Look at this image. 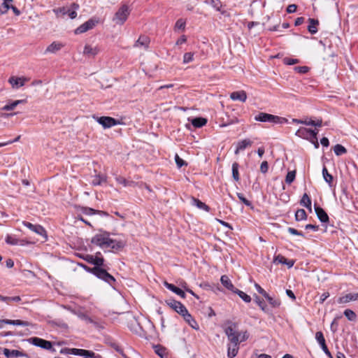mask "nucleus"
<instances>
[{"label": "nucleus", "instance_id": "8", "mask_svg": "<svg viewBox=\"0 0 358 358\" xmlns=\"http://www.w3.org/2000/svg\"><path fill=\"white\" fill-rule=\"evenodd\" d=\"M98 21L94 19H90L80 26H79L76 30L75 34H80L85 33L88 30H90L93 29L95 25L97 24Z\"/></svg>", "mask_w": 358, "mask_h": 358}, {"label": "nucleus", "instance_id": "19", "mask_svg": "<svg viewBox=\"0 0 358 358\" xmlns=\"http://www.w3.org/2000/svg\"><path fill=\"white\" fill-rule=\"evenodd\" d=\"M164 285L167 288L169 289V290L172 291L173 292H174L175 294H178V296H180L181 298L182 299H185L186 297V294L185 293V292L183 290H182L181 289L176 287L173 284H171V283H169L167 282L166 281H165L164 282Z\"/></svg>", "mask_w": 358, "mask_h": 358}, {"label": "nucleus", "instance_id": "39", "mask_svg": "<svg viewBox=\"0 0 358 358\" xmlns=\"http://www.w3.org/2000/svg\"><path fill=\"white\" fill-rule=\"evenodd\" d=\"M106 178L102 175H96L92 181V184L94 186L100 185L102 182H106Z\"/></svg>", "mask_w": 358, "mask_h": 358}, {"label": "nucleus", "instance_id": "32", "mask_svg": "<svg viewBox=\"0 0 358 358\" xmlns=\"http://www.w3.org/2000/svg\"><path fill=\"white\" fill-rule=\"evenodd\" d=\"M192 124L196 128L202 127L207 123V120L203 117H195L191 120Z\"/></svg>", "mask_w": 358, "mask_h": 358}, {"label": "nucleus", "instance_id": "13", "mask_svg": "<svg viewBox=\"0 0 358 358\" xmlns=\"http://www.w3.org/2000/svg\"><path fill=\"white\" fill-rule=\"evenodd\" d=\"M22 224L38 235H41V236L45 235V229L39 224H33L27 221H23Z\"/></svg>", "mask_w": 358, "mask_h": 358}, {"label": "nucleus", "instance_id": "29", "mask_svg": "<svg viewBox=\"0 0 358 358\" xmlns=\"http://www.w3.org/2000/svg\"><path fill=\"white\" fill-rule=\"evenodd\" d=\"M300 205L302 206L306 207L307 209L309 210L310 212L312 211L311 208V199L308 195V194L304 193L302 196V198L300 201Z\"/></svg>", "mask_w": 358, "mask_h": 358}, {"label": "nucleus", "instance_id": "53", "mask_svg": "<svg viewBox=\"0 0 358 358\" xmlns=\"http://www.w3.org/2000/svg\"><path fill=\"white\" fill-rule=\"evenodd\" d=\"M249 338V334L247 331L239 332V344L245 341Z\"/></svg>", "mask_w": 358, "mask_h": 358}, {"label": "nucleus", "instance_id": "41", "mask_svg": "<svg viewBox=\"0 0 358 358\" xmlns=\"http://www.w3.org/2000/svg\"><path fill=\"white\" fill-rule=\"evenodd\" d=\"M233 292L237 294L245 302H250L251 297L245 292H243V291H241L238 289H235V290H233Z\"/></svg>", "mask_w": 358, "mask_h": 358}, {"label": "nucleus", "instance_id": "9", "mask_svg": "<svg viewBox=\"0 0 358 358\" xmlns=\"http://www.w3.org/2000/svg\"><path fill=\"white\" fill-rule=\"evenodd\" d=\"M29 341L30 343L45 350H50L52 347L50 341H45L38 337L30 338Z\"/></svg>", "mask_w": 358, "mask_h": 358}, {"label": "nucleus", "instance_id": "33", "mask_svg": "<svg viewBox=\"0 0 358 358\" xmlns=\"http://www.w3.org/2000/svg\"><path fill=\"white\" fill-rule=\"evenodd\" d=\"M221 282L222 284L226 287L228 289L231 290L233 292V290H235V288L231 281V280L229 278V277L227 275H222L221 277Z\"/></svg>", "mask_w": 358, "mask_h": 358}, {"label": "nucleus", "instance_id": "35", "mask_svg": "<svg viewBox=\"0 0 358 358\" xmlns=\"http://www.w3.org/2000/svg\"><path fill=\"white\" fill-rule=\"evenodd\" d=\"M149 38L145 36H141L136 41L134 46L139 47L143 46L144 48H148L149 44Z\"/></svg>", "mask_w": 358, "mask_h": 358}, {"label": "nucleus", "instance_id": "18", "mask_svg": "<svg viewBox=\"0 0 358 358\" xmlns=\"http://www.w3.org/2000/svg\"><path fill=\"white\" fill-rule=\"evenodd\" d=\"M230 98L234 101L245 102L247 99V94L245 91H236L231 93Z\"/></svg>", "mask_w": 358, "mask_h": 358}, {"label": "nucleus", "instance_id": "1", "mask_svg": "<svg viewBox=\"0 0 358 358\" xmlns=\"http://www.w3.org/2000/svg\"><path fill=\"white\" fill-rule=\"evenodd\" d=\"M91 243L102 249L120 250L124 246L123 241L110 238L109 233L106 231L94 235L92 238Z\"/></svg>", "mask_w": 358, "mask_h": 358}, {"label": "nucleus", "instance_id": "30", "mask_svg": "<svg viewBox=\"0 0 358 358\" xmlns=\"http://www.w3.org/2000/svg\"><path fill=\"white\" fill-rule=\"evenodd\" d=\"M82 212L84 214L87 215H95V214H98L100 215H108L107 213H106L104 211L96 210L93 208H88V207L82 208Z\"/></svg>", "mask_w": 358, "mask_h": 358}, {"label": "nucleus", "instance_id": "17", "mask_svg": "<svg viewBox=\"0 0 358 358\" xmlns=\"http://www.w3.org/2000/svg\"><path fill=\"white\" fill-rule=\"evenodd\" d=\"M26 80L27 79L24 78L12 76L9 78L8 82L13 88L17 89L20 87H22L24 85Z\"/></svg>", "mask_w": 358, "mask_h": 358}, {"label": "nucleus", "instance_id": "49", "mask_svg": "<svg viewBox=\"0 0 358 358\" xmlns=\"http://www.w3.org/2000/svg\"><path fill=\"white\" fill-rule=\"evenodd\" d=\"M344 315L350 320L354 321L355 320L357 316L354 311L350 309H346L344 311Z\"/></svg>", "mask_w": 358, "mask_h": 358}, {"label": "nucleus", "instance_id": "7", "mask_svg": "<svg viewBox=\"0 0 358 358\" xmlns=\"http://www.w3.org/2000/svg\"><path fill=\"white\" fill-rule=\"evenodd\" d=\"M166 303L170 308L180 315H183L184 313H186V310H187L182 303L174 299L167 300Z\"/></svg>", "mask_w": 358, "mask_h": 358}, {"label": "nucleus", "instance_id": "51", "mask_svg": "<svg viewBox=\"0 0 358 358\" xmlns=\"http://www.w3.org/2000/svg\"><path fill=\"white\" fill-rule=\"evenodd\" d=\"M186 22L182 19H179L177 20L175 24V29H182L184 30L185 28Z\"/></svg>", "mask_w": 358, "mask_h": 358}, {"label": "nucleus", "instance_id": "63", "mask_svg": "<svg viewBox=\"0 0 358 358\" xmlns=\"http://www.w3.org/2000/svg\"><path fill=\"white\" fill-rule=\"evenodd\" d=\"M297 6L295 4H290L287 8V12L288 13H293L296 10Z\"/></svg>", "mask_w": 358, "mask_h": 358}, {"label": "nucleus", "instance_id": "43", "mask_svg": "<svg viewBox=\"0 0 358 358\" xmlns=\"http://www.w3.org/2000/svg\"><path fill=\"white\" fill-rule=\"evenodd\" d=\"M322 175L324 180L329 184L331 185L333 181V176L329 173L327 169L324 166L322 169Z\"/></svg>", "mask_w": 358, "mask_h": 358}, {"label": "nucleus", "instance_id": "40", "mask_svg": "<svg viewBox=\"0 0 358 358\" xmlns=\"http://www.w3.org/2000/svg\"><path fill=\"white\" fill-rule=\"evenodd\" d=\"M192 203L194 205L196 206L199 208L204 210L207 212L209 211V209H210L209 207L206 203L201 201L200 200L193 198Z\"/></svg>", "mask_w": 358, "mask_h": 358}, {"label": "nucleus", "instance_id": "16", "mask_svg": "<svg viewBox=\"0 0 358 358\" xmlns=\"http://www.w3.org/2000/svg\"><path fill=\"white\" fill-rule=\"evenodd\" d=\"M354 301H358V293H348L338 299V303H347Z\"/></svg>", "mask_w": 358, "mask_h": 358}, {"label": "nucleus", "instance_id": "58", "mask_svg": "<svg viewBox=\"0 0 358 358\" xmlns=\"http://www.w3.org/2000/svg\"><path fill=\"white\" fill-rule=\"evenodd\" d=\"M294 70L299 73H306L308 71L309 68L308 66H296Z\"/></svg>", "mask_w": 358, "mask_h": 358}, {"label": "nucleus", "instance_id": "54", "mask_svg": "<svg viewBox=\"0 0 358 358\" xmlns=\"http://www.w3.org/2000/svg\"><path fill=\"white\" fill-rule=\"evenodd\" d=\"M175 161L178 168H181L182 166L187 165L185 162L182 159H181L178 154H176L175 155Z\"/></svg>", "mask_w": 358, "mask_h": 358}, {"label": "nucleus", "instance_id": "14", "mask_svg": "<svg viewBox=\"0 0 358 358\" xmlns=\"http://www.w3.org/2000/svg\"><path fill=\"white\" fill-rule=\"evenodd\" d=\"M98 255H101V252H97L96 256L88 255L86 256L85 259L90 264L95 265V266H101L103 264L104 259L102 257H99Z\"/></svg>", "mask_w": 358, "mask_h": 358}, {"label": "nucleus", "instance_id": "45", "mask_svg": "<svg viewBox=\"0 0 358 358\" xmlns=\"http://www.w3.org/2000/svg\"><path fill=\"white\" fill-rule=\"evenodd\" d=\"M12 1H13V0H3L2 6L4 8V10H2V9H0V14L3 15L7 13V11L10 9V6H12L10 4V3Z\"/></svg>", "mask_w": 358, "mask_h": 358}, {"label": "nucleus", "instance_id": "60", "mask_svg": "<svg viewBox=\"0 0 358 358\" xmlns=\"http://www.w3.org/2000/svg\"><path fill=\"white\" fill-rule=\"evenodd\" d=\"M268 169V164L266 161H264L262 162L260 165V171L263 173H266Z\"/></svg>", "mask_w": 358, "mask_h": 358}, {"label": "nucleus", "instance_id": "11", "mask_svg": "<svg viewBox=\"0 0 358 358\" xmlns=\"http://www.w3.org/2000/svg\"><path fill=\"white\" fill-rule=\"evenodd\" d=\"M279 119L280 118L278 116H275L265 113H259L255 117V120L256 121H259L262 122H278Z\"/></svg>", "mask_w": 358, "mask_h": 358}, {"label": "nucleus", "instance_id": "57", "mask_svg": "<svg viewBox=\"0 0 358 358\" xmlns=\"http://www.w3.org/2000/svg\"><path fill=\"white\" fill-rule=\"evenodd\" d=\"M283 62L287 65H293V64L299 63V60L297 59H291V58H287V57H285L283 59Z\"/></svg>", "mask_w": 358, "mask_h": 358}, {"label": "nucleus", "instance_id": "36", "mask_svg": "<svg viewBox=\"0 0 358 358\" xmlns=\"http://www.w3.org/2000/svg\"><path fill=\"white\" fill-rule=\"evenodd\" d=\"M238 167H239V165L237 162H234L232 164V167H231L232 177H233L234 180L236 182H238L240 180Z\"/></svg>", "mask_w": 358, "mask_h": 358}, {"label": "nucleus", "instance_id": "38", "mask_svg": "<svg viewBox=\"0 0 358 358\" xmlns=\"http://www.w3.org/2000/svg\"><path fill=\"white\" fill-rule=\"evenodd\" d=\"M25 101L24 100H16L13 102H12L11 103H9V104H6L5 105L3 108H2V110H13L17 105H19L20 103H24Z\"/></svg>", "mask_w": 358, "mask_h": 358}, {"label": "nucleus", "instance_id": "25", "mask_svg": "<svg viewBox=\"0 0 358 358\" xmlns=\"http://www.w3.org/2000/svg\"><path fill=\"white\" fill-rule=\"evenodd\" d=\"M3 355L7 358L20 357L24 356V354L22 352H20L17 350H9L7 348H5L3 350Z\"/></svg>", "mask_w": 358, "mask_h": 358}, {"label": "nucleus", "instance_id": "2", "mask_svg": "<svg viewBox=\"0 0 358 358\" xmlns=\"http://www.w3.org/2000/svg\"><path fill=\"white\" fill-rule=\"evenodd\" d=\"M227 338L229 341L227 356L229 358H234L237 355L239 350V331L227 336Z\"/></svg>", "mask_w": 358, "mask_h": 358}, {"label": "nucleus", "instance_id": "48", "mask_svg": "<svg viewBox=\"0 0 358 358\" xmlns=\"http://www.w3.org/2000/svg\"><path fill=\"white\" fill-rule=\"evenodd\" d=\"M296 171H289L285 178V182L287 184H291L295 179Z\"/></svg>", "mask_w": 358, "mask_h": 358}, {"label": "nucleus", "instance_id": "26", "mask_svg": "<svg viewBox=\"0 0 358 358\" xmlns=\"http://www.w3.org/2000/svg\"><path fill=\"white\" fill-rule=\"evenodd\" d=\"M252 143L250 139H244L238 143L235 154L237 155L241 150H245L247 147L250 146Z\"/></svg>", "mask_w": 358, "mask_h": 358}, {"label": "nucleus", "instance_id": "64", "mask_svg": "<svg viewBox=\"0 0 358 358\" xmlns=\"http://www.w3.org/2000/svg\"><path fill=\"white\" fill-rule=\"evenodd\" d=\"M322 350L328 356L329 358H333V356L331 355L330 351L329 350L327 345L321 346Z\"/></svg>", "mask_w": 358, "mask_h": 358}, {"label": "nucleus", "instance_id": "46", "mask_svg": "<svg viewBox=\"0 0 358 358\" xmlns=\"http://www.w3.org/2000/svg\"><path fill=\"white\" fill-rule=\"evenodd\" d=\"M315 339L320 346L326 345L325 339L322 331H317L315 334Z\"/></svg>", "mask_w": 358, "mask_h": 358}, {"label": "nucleus", "instance_id": "37", "mask_svg": "<svg viewBox=\"0 0 358 358\" xmlns=\"http://www.w3.org/2000/svg\"><path fill=\"white\" fill-rule=\"evenodd\" d=\"M295 219L296 221L305 220L307 219V214L303 209H299L295 213Z\"/></svg>", "mask_w": 358, "mask_h": 358}, {"label": "nucleus", "instance_id": "56", "mask_svg": "<svg viewBox=\"0 0 358 358\" xmlns=\"http://www.w3.org/2000/svg\"><path fill=\"white\" fill-rule=\"evenodd\" d=\"M6 242L8 243V244H10V245H17V243H18V241L17 239L13 238V236H10V235H8L6 238Z\"/></svg>", "mask_w": 358, "mask_h": 358}, {"label": "nucleus", "instance_id": "15", "mask_svg": "<svg viewBox=\"0 0 358 358\" xmlns=\"http://www.w3.org/2000/svg\"><path fill=\"white\" fill-rule=\"evenodd\" d=\"M100 50L98 46H92V45H85L83 50V55L88 57H94L99 52Z\"/></svg>", "mask_w": 358, "mask_h": 358}, {"label": "nucleus", "instance_id": "6", "mask_svg": "<svg viewBox=\"0 0 358 358\" xmlns=\"http://www.w3.org/2000/svg\"><path fill=\"white\" fill-rule=\"evenodd\" d=\"M96 121L103 126V128H110L120 124V122L113 117L108 116H102L96 117Z\"/></svg>", "mask_w": 358, "mask_h": 358}, {"label": "nucleus", "instance_id": "23", "mask_svg": "<svg viewBox=\"0 0 358 358\" xmlns=\"http://www.w3.org/2000/svg\"><path fill=\"white\" fill-rule=\"evenodd\" d=\"M315 211L318 219L322 222H327L329 221V216L327 213L320 207L315 206Z\"/></svg>", "mask_w": 358, "mask_h": 358}, {"label": "nucleus", "instance_id": "22", "mask_svg": "<svg viewBox=\"0 0 358 358\" xmlns=\"http://www.w3.org/2000/svg\"><path fill=\"white\" fill-rule=\"evenodd\" d=\"M273 262L276 264H286L288 268L293 266L294 262L293 260H287L284 256L278 255L274 257Z\"/></svg>", "mask_w": 358, "mask_h": 358}, {"label": "nucleus", "instance_id": "5", "mask_svg": "<svg viewBox=\"0 0 358 358\" xmlns=\"http://www.w3.org/2000/svg\"><path fill=\"white\" fill-rule=\"evenodd\" d=\"M91 272L97 278L106 281L110 285H112L113 282H115L114 277L108 273L106 269L102 268L100 266H94L91 268Z\"/></svg>", "mask_w": 358, "mask_h": 358}, {"label": "nucleus", "instance_id": "28", "mask_svg": "<svg viewBox=\"0 0 358 358\" xmlns=\"http://www.w3.org/2000/svg\"><path fill=\"white\" fill-rule=\"evenodd\" d=\"M309 24L308 26V30L312 34H314L317 32V25L319 24V21L317 20H315L313 18L308 19Z\"/></svg>", "mask_w": 358, "mask_h": 358}, {"label": "nucleus", "instance_id": "50", "mask_svg": "<svg viewBox=\"0 0 358 358\" xmlns=\"http://www.w3.org/2000/svg\"><path fill=\"white\" fill-rule=\"evenodd\" d=\"M193 59H194V53H192V52H186L183 55L182 62L184 64H188V63L192 62Z\"/></svg>", "mask_w": 358, "mask_h": 358}, {"label": "nucleus", "instance_id": "27", "mask_svg": "<svg viewBox=\"0 0 358 358\" xmlns=\"http://www.w3.org/2000/svg\"><path fill=\"white\" fill-rule=\"evenodd\" d=\"M63 47V45L59 42H53L46 48L45 53H55Z\"/></svg>", "mask_w": 358, "mask_h": 358}, {"label": "nucleus", "instance_id": "21", "mask_svg": "<svg viewBox=\"0 0 358 358\" xmlns=\"http://www.w3.org/2000/svg\"><path fill=\"white\" fill-rule=\"evenodd\" d=\"M183 319L185 320L188 324L192 327L194 329H199V325L195 320L192 317V315L189 313L188 310H186V313H184L183 315H181Z\"/></svg>", "mask_w": 358, "mask_h": 358}, {"label": "nucleus", "instance_id": "52", "mask_svg": "<svg viewBox=\"0 0 358 358\" xmlns=\"http://www.w3.org/2000/svg\"><path fill=\"white\" fill-rule=\"evenodd\" d=\"M255 302L258 304V306L260 307V308L266 312V306L265 303L263 301L262 299H261L258 296H255Z\"/></svg>", "mask_w": 358, "mask_h": 358}, {"label": "nucleus", "instance_id": "10", "mask_svg": "<svg viewBox=\"0 0 358 358\" xmlns=\"http://www.w3.org/2000/svg\"><path fill=\"white\" fill-rule=\"evenodd\" d=\"M71 355L81 356L83 358H100L99 355H96L93 351L84 349L73 348L71 350Z\"/></svg>", "mask_w": 358, "mask_h": 358}, {"label": "nucleus", "instance_id": "55", "mask_svg": "<svg viewBox=\"0 0 358 358\" xmlns=\"http://www.w3.org/2000/svg\"><path fill=\"white\" fill-rule=\"evenodd\" d=\"M237 196L238 198L245 204L247 206H251V202L250 201H248L244 196L243 194L241 193H237Z\"/></svg>", "mask_w": 358, "mask_h": 358}, {"label": "nucleus", "instance_id": "20", "mask_svg": "<svg viewBox=\"0 0 358 358\" xmlns=\"http://www.w3.org/2000/svg\"><path fill=\"white\" fill-rule=\"evenodd\" d=\"M76 315L78 316V318L85 321L87 324H92L94 327L99 326V323L96 321L89 317L86 313L83 312H77L76 313Z\"/></svg>", "mask_w": 358, "mask_h": 358}, {"label": "nucleus", "instance_id": "31", "mask_svg": "<svg viewBox=\"0 0 358 358\" xmlns=\"http://www.w3.org/2000/svg\"><path fill=\"white\" fill-rule=\"evenodd\" d=\"M154 350L155 353L161 358H168V352L165 348L157 345L154 346Z\"/></svg>", "mask_w": 358, "mask_h": 358}, {"label": "nucleus", "instance_id": "34", "mask_svg": "<svg viewBox=\"0 0 358 358\" xmlns=\"http://www.w3.org/2000/svg\"><path fill=\"white\" fill-rule=\"evenodd\" d=\"M296 135L300 138H303L305 139H310V129L301 127L299 128L296 132Z\"/></svg>", "mask_w": 358, "mask_h": 358}, {"label": "nucleus", "instance_id": "4", "mask_svg": "<svg viewBox=\"0 0 358 358\" xmlns=\"http://www.w3.org/2000/svg\"><path fill=\"white\" fill-rule=\"evenodd\" d=\"M71 9L67 8L66 7L57 8L53 9V12L56 14L57 17L60 15H68L71 19H74L77 16L76 10L79 8V5L73 3L71 6Z\"/></svg>", "mask_w": 358, "mask_h": 358}, {"label": "nucleus", "instance_id": "61", "mask_svg": "<svg viewBox=\"0 0 358 358\" xmlns=\"http://www.w3.org/2000/svg\"><path fill=\"white\" fill-rule=\"evenodd\" d=\"M13 322H14V323H13V325H17V326L27 327L29 324L27 322L20 320H13Z\"/></svg>", "mask_w": 358, "mask_h": 358}, {"label": "nucleus", "instance_id": "24", "mask_svg": "<svg viewBox=\"0 0 358 358\" xmlns=\"http://www.w3.org/2000/svg\"><path fill=\"white\" fill-rule=\"evenodd\" d=\"M206 3L210 4L216 10L220 12L222 15H227L226 10H222V4L220 0H206Z\"/></svg>", "mask_w": 358, "mask_h": 358}, {"label": "nucleus", "instance_id": "3", "mask_svg": "<svg viewBox=\"0 0 358 358\" xmlns=\"http://www.w3.org/2000/svg\"><path fill=\"white\" fill-rule=\"evenodd\" d=\"M130 10L128 6L122 5L119 10L115 13L113 21L119 25H122L127 20L129 15Z\"/></svg>", "mask_w": 358, "mask_h": 358}, {"label": "nucleus", "instance_id": "44", "mask_svg": "<svg viewBox=\"0 0 358 358\" xmlns=\"http://www.w3.org/2000/svg\"><path fill=\"white\" fill-rule=\"evenodd\" d=\"M301 124H306V125H310V126H315V127H321L322 124V120H318L317 121L309 120H304V121H300Z\"/></svg>", "mask_w": 358, "mask_h": 358}, {"label": "nucleus", "instance_id": "62", "mask_svg": "<svg viewBox=\"0 0 358 358\" xmlns=\"http://www.w3.org/2000/svg\"><path fill=\"white\" fill-rule=\"evenodd\" d=\"M255 287L259 294H261L264 296L266 295V292L263 288H262V287L259 284L255 283Z\"/></svg>", "mask_w": 358, "mask_h": 358}, {"label": "nucleus", "instance_id": "42", "mask_svg": "<svg viewBox=\"0 0 358 358\" xmlns=\"http://www.w3.org/2000/svg\"><path fill=\"white\" fill-rule=\"evenodd\" d=\"M334 151L337 156H341L347 152V150L345 149V148L340 144H336L334 147Z\"/></svg>", "mask_w": 358, "mask_h": 358}, {"label": "nucleus", "instance_id": "59", "mask_svg": "<svg viewBox=\"0 0 358 358\" xmlns=\"http://www.w3.org/2000/svg\"><path fill=\"white\" fill-rule=\"evenodd\" d=\"M287 231L289 234H291L292 235L303 236V234L301 231L296 230V229L289 227L287 229Z\"/></svg>", "mask_w": 358, "mask_h": 358}, {"label": "nucleus", "instance_id": "47", "mask_svg": "<svg viewBox=\"0 0 358 358\" xmlns=\"http://www.w3.org/2000/svg\"><path fill=\"white\" fill-rule=\"evenodd\" d=\"M264 297L267 299L268 303L273 306V307H278L280 305V301L279 300L274 299L271 296H270L268 294L264 296Z\"/></svg>", "mask_w": 358, "mask_h": 358}, {"label": "nucleus", "instance_id": "12", "mask_svg": "<svg viewBox=\"0 0 358 358\" xmlns=\"http://www.w3.org/2000/svg\"><path fill=\"white\" fill-rule=\"evenodd\" d=\"M222 327L227 336L238 331L237 324L231 320H226L222 324Z\"/></svg>", "mask_w": 358, "mask_h": 358}]
</instances>
